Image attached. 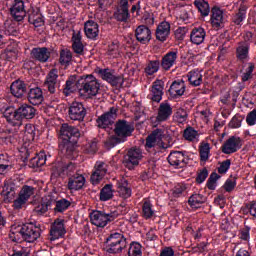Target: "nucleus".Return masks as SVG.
<instances>
[{"label":"nucleus","instance_id":"1","mask_svg":"<svg viewBox=\"0 0 256 256\" xmlns=\"http://www.w3.org/2000/svg\"><path fill=\"white\" fill-rule=\"evenodd\" d=\"M81 139V130L79 128L64 123L60 127L59 151L70 161H75L79 157L77 147Z\"/></svg>","mask_w":256,"mask_h":256},{"label":"nucleus","instance_id":"2","mask_svg":"<svg viewBox=\"0 0 256 256\" xmlns=\"http://www.w3.org/2000/svg\"><path fill=\"white\" fill-rule=\"evenodd\" d=\"M35 115H37V109L27 103L21 104L16 109L6 108L3 112V117L10 127H21L23 119H33Z\"/></svg>","mask_w":256,"mask_h":256},{"label":"nucleus","instance_id":"3","mask_svg":"<svg viewBox=\"0 0 256 256\" xmlns=\"http://www.w3.org/2000/svg\"><path fill=\"white\" fill-rule=\"evenodd\" d=\"M78 85L80 87V97L91 99L97 97L101 84L93 74H83L78 77Z\"/></svg>","mask_w":256,"mask_h":256},{"label":"nucleus","instance_id":"4","mask_svg":"<svg viewBox=\"0 0 256 256\" xmlns=\"http://www.w3.org/2000/svg\"><path fill=\"white\" fill-rule=\"evenodd\" d=\"M13 235L20 233L22 239L27 243H35L41 237V224L26 223V224H14L11 226Z\"/></svg>","mask_w":256,"mask_h":256},{"label":"nucleus","instance_id":"5","mask_svg":"<svg viewBox=\"0 0 256 256\" xmlns=\"http://www.w3.org/2000/svg\"><path fill=\"white\" fill-rule=\"evenodd\" d=\"M106 253L119 255L127 248V238L119 232L111 233L105 240Z\"/></svg>","mask_w":256,"mask_h":256},{"label":"nucleus","instance_id":"6","mask_svg":"<svg viewBox=\"0 0 256 256\" xmlns=\"http://www.w3.org/2000/svg\"><path fill=\"white\" fill-rule=\"evenodd\" d=\"M119 217V212L113 211L111 213H105L103 211L94 210L90 213V221L92 225L96 227H107L108 223H112V221L116 220Z\"/></svg>","mask_w":256,"mask_h":256},{"label":"nucleus","instance_id":"7","mask_svg":"<svg viewBox=\"0 0 256 256\" xmlns=\"http://www.w3.org/2000/svg\"><path fill=\"white\" fill-rule=\"evenodd\" d=\"M52 177H73L77 175V164L73 161H60L52 167Z\"/></svg>","mask_w":256,"mask_h":256},{"label":"nucleus","instance_id":"8","mask_svg":"<svg viewBox=\"0 0 256 256\" xmlns=\"http://www.w3.org/2000/svg\"><path fill=\"white\" fill-rule=\"evenodd\" d=\"M133 131H135V126L125 119H119L114 124V134L124 142L133 135Z\"/></svg>","mask_w":256,"mask_h":256},{"label":"nucleus","instance_id":"9","mask_svg":"<svg viewBox=\"0 0 256 256\" xmlns=\"http://www.w3.org/2000/svg\"><path fill=\"white\" fill-rule=\"evenodd\" d=\"M98 74L103 81H107V83L112 87H115V89H121L123 87V83H125V79L122 75H115V70H111L109 68L99 69Z\"/></svg>","mask_w":256,"mask_h":256},{"label":"nucleus","instance_id":"10","mask_svg":"<svg viewBox=\"0 0 256 256\" xmlns=\"http://www.w3.org/2000/svg\"><path fill=\"white\" fill-rule=\"evenodd\" d=\"M143 159V153L139 148H130L126 155H124V158L122 160V163L126 169H129V171H133L135 167L139 166V161Z\"/></svg>","mask_w":256,"mask_h":256},{"label":"nucleus","instance_id":"11","mask_svg":"<svg viewBox=\"0 0 256 256\" xmlns=\"http://www.w3.org/2000/svg\"><path fill=\"white\" fill-rule=\"evenodd\" d=\"M35 194V188L33 186L24 185L22 186L20 192L18 193V197L13 202L14 209H23L26 207L31 196Z\"/></svg>","mask_w":256,"mask_h":256},{"label":"nucleus","instance_id":"12","mask_svg":"<svg viewBox=\"0 0 256 256\" xmlns=\"http://www.w3.org/2000/svg\"><path fill=\"white\" fill-rule=\"evenodd\" d=\"M44 89H47L50 95H57L58 89L61 87V81H59V74L57 69H52L46 76L43 84Z\"/></svg>","mask_w":256,"mask_h":256},{"label":"nucleus","instance_id":"13","mask_svg":"<svg viewBox=\"0 0 256 256\" xmlns=\"http://www.w3.org/2000/svg\"><path fill=\"white\" fill-rule=\"evenodd\" d=\"M171 115H173V107H171V103H169V101L160 103L154 121L155 127L156 125H161V123L169 121L171 119Z\"/></svg>","mask_w":256,"mask_h":256},{"label":"nucleus","instance_id":"14","mask_svg":"<svg viewBox=\"0 0 256 256\" xmlns=\"http://www.w3.org/2000/svg\"><path fill=\"white\" fill-rule=\"evenodd\" d=\"M117 119V108L111 107L109 111L102 114L96 119L99 129H111Z\"/></svg>","mask_w":256,"mask_h":256},{"label":"nucleus","instance_id":"15","mask_svg":"<svg viewBox=\"0 0 256 256\" xmlns=\"http://www.w3.org/2000/svg\"><path fill=\"white\" fill-rule=\"evenodd\" d=\"M167 161L172 167L183 169L189 163V154L187 151H173L169 154Z\"/></svg>","mask_w":256,"mask_h":256},{"label":"nucleus","instance_id":"16","mask_svg":"<svg viewBox=\"0 0 256 256\" xmlns=\"http://www.w3.org/2000/svg\"><path fill=\"white\" fill-rule=\"evenodd\" d=\"M243 147V140L239 136H230L221 146L224 155H233Z\"/></svg>","mask_w":256,"mask_h":256},{"label":"nucleus","instance_id":"17","mask_svg":"<svg viewBox=\"0 0 256 256\" xmlns=\"http://www.w3.org/2000/svg\"><path fill=\"white\" fill-rule=\"evenodd\" d=\"M68 116L71 121H84L87 116V109L81 102H72L68 108Z\"/></svg>","mask_w":256,"mask_h":256},{"label":"nucleus","instance_id":"18","mask_svg":"<svg viewBox=\"0 0 256 256\" xmlns=\"http://www.w3.org/2000/svg\"><path fill=\"white\" fill-rule=\"evenodd\" d=\"M210 23L216 31L225 27V16L221 7L214 5L210 10Z\"/></svg>","mask_w":256,"mask_h":256},{"label":"nucleus","instance_id":"19","mask_svg":"<svg viewBox=\"0 0 256 256\" xmlns=\"http://www.w3.org/2000/svg\"><path fill=\"white\" fill-rule=\"evenodd\" d=\"M66 234L67 229H65V219L57 218L50 227V241L63 239Z\"/></svg>","mask_w":256,"mask_h":256},{"label":"nucleus","instance_id":"20","mask_svg":"<svg viewBox=\"0 0 256 256\" xmlns=\"http://www.w3.org/2000/svg\"><path fill=\"white\" fill-rule=\"evenodd\" d=\"M10 15L14 21H23L27 15V11L25 10V1L14 0L10 7Z\"/></svg>","mask_w":256,"mask_h":256},{"label":"nucleus","instance_id":"21","mask_svg":"<svg viewBox=\"0 0 256 256\" xmlns=\"http://www.w3.org/2000/svg\"><path fill=\"white\" fill-rule=\"evenodd\" d=\"M163 89H165V82H163V80L154 81L148 99L154 103H161L164 95Z\"/></svg>","mask_w":256,"mask_h":256},{"label":"nucleus","instance_id":"22","mask_svg":"<svg viewBox=\"0 0 256 256\" xmlns=\"http://www.w3.org/2000/svg\"><path fill=\"white\" fill-rule=\"evenodd\" d=\"M80 93L81 86H79V76L71 75L67 80L65 85L63 86L62 93L65 97H69L73 95V93Z\"/></svg>","mask_w":256,"mask_h":256},{"label":"nucleus","instance_id":"23","mask_svg":"<svg viewBox=\"0 0 256 256\" xmlns=\"http://www.w3.org/2000/svg\"><path fill=\"white\" fill-rule=\"evenodd\" d=\"M105 175H107V164L97 161L94 165V173L90 177L92 185H99Z\"/></svg>","mask_w":256,"mask_h":256},{"label":"nucleus","instance_id":"24","mask_svg":"<svg viewBox=\"0 0 256 256\" xmlns=\"http://www.w3.org/2000/svg\"><path fill=\"white\" fill-rule=\"evenodd\" d=\"M30 57L39 63H47L51 59V50L47 47H34L30 52Z\"/></svg>","mask_w":256,"mask_h":256},{"label":"nucleus","instance_id":"25","mask_svg":"<svg viewBox=\"0 0 256 256\" xmlns=\"http://www.w3.org/2000/svg\"><path fill=\"white\" fill-rule=\"evenodd\" d=\"M28 87H29V84H27L25 81L21 79H17L11 83L10 93L11 95H13V97H16L17 99H21L25 95H27Z\"/></svg>","mask_w":256,"mask_h":256},{"label":"nucleus","instance_id":"26","mask_svg":"<svg viewBox=\"0 0 256 256\" xmlns=\"http://www.w3.org/2000/svg\"><path fill=\"white\" fill-rule=\"evenodd\" d=\"M85 181V176L77 173L68 178L67 188L69 191H81L85 187Z\"/></svg>","mask_w":256,"mask_h":256},{"label":"nucleus","instance_id":"27","mask_svg":"<svg viewBox=\"0 0 256 256\" xmlns=\"http://www.w3.org/2000/svg\"><path fill=\"white\" fill-rule=\"evenodd\" d=\"M185 81L183 80H175L168 90V93L172 99H179V97H183L185 95Z\"/></svg>","mask_w":256,"mask_h":256},{"label":"nucleus","instance_id":"28","mask_svg":"<svg viewBox=\"0 0 256 256\" xmlns=\"http://www.w3.org/2000/svg\"><path fill=\"white\" fill-rule=\"evenodd\" d=\"M179 52L177 50L167 52L160 62V66L164 71H169L173 65L177 63Z\"/></svg>","mask_w":256,"mask_h":256},{"label":"nucleus","instance_id":"29","mask_svg":"<svg viewBox=\"0 0 256 256\" xmlns=\"http://www.w3.org/2000/svg\"><path fill=\"white\" fill-rule=\"evenodd\" d=\"M169 35H171V24L167 21L161 22L156 29V39L161 43L167 41Z\"/></svg>","mask_w":256,"mask_h":256},{"label":"nucleus","instance_id":"30","mask_svg":"<svg viewBox=\"0 0 256 256\" xmlns=\"http://www.w3.org/2000/svg\"><path fill=\"white\" fill-rule=\"evenodd\" d=\"M116 187H117L118 195L122 199H129L131 195H133V190L129 185V181L125 178L118 180L116 183Z\"/></svg>","mask_w":256,"mask_h":256},{"label":"nucleus","instance_id":"31","mask_svg":"<svg viewBox=\"0 0 256 256\" xmlns=\"http://www.w3.org/2000/svg\"><path fill=\"white\" fill-rule=\"evenodd\" d=\"M136 40L142 45H147L151 41V30L145 25H140L135 30Z\"/></svg>","mask_w":256,"mask_h":256},{"label":"nucleus","instance_id":"32","mask_svg":"<svg viewBox=\"0 0 256 256\" xmlns=\"http://www.w3.org/2000/svg\"><path fill=\"white\" fill-rule=\"evenodd\" d=\"M26 95L31 105H41L44 101L43 90L40 87L30 88Z\"/></svg>","mask_w":256,"mask_h":256},{"label":"nucleus","instance_id":"33","mask_svg":"<svg viewBox=\"0 0 256 256\" xmlns=\"http://www.w3.org/2000/svg\"><path fill=\"white\" fill-rule=\"evenodd\" d=\"M250 49L251 45L248 42H239L236 48V59H238L240 63H245V61H249Z\"/></svg>","mask_w":256,"mask_h":256},{"label":"nucleus","instance_id":"34","mask_svg":"<svg viewBox=\"0 0 256 256\" xmlns=\"http://www.w3.org/2000/svg\"><path fill=\"white\" fill-rule=\"evenodd\" d=\"M84 33L88 39L95 41L99 37V24L93 20H88L84 24Z\"/></svg>","mask_w":256,"mask_h":256},{"label":"nucleus","instance_id":"35","mask_svg":"<svg viewBox=\"0 0 256 256\" xmlns=\"http://www.w3.org/2000/svg\"><path fill=\"white\" fill-rule=\"evenodd\" d=\"M82 39L81 32H74L72 34V49L76 55H83L85 53V46L83 45Z\"/></svg>","mask_w":256,"mask_h":256},{"label":"nucleus","instance_id":"36","mask_svg":"<svg viewBox=\"0 0 256 256\" xmlns=\"http://www.w3.org/2000/svg\"><path fill=\"white\" fill-rule=\"evenodd\" d=\"M207 33L203 27H195L190 33V41L194 45H201L205 41Z\"/></svg>","mask_w":256,"mask_h":256},{"label":"nucleus","instance_id":"37","mask_svg":"<svg viewBox=\"0 0 256 256\" xmlns=\"http://www.w3.org/2000/svg\"><path fill=\"white\" fill-rule=\"evenodd\" d=\"M53 203H55V199L51 198V196L44 197L35 207V212L38 215H45V213H47V211L53 207Z\"/></svg>","mask_w":256,"mask_h":256},{"label":"nucleus","instance_id":"38","mask_svg":"<svg viewBox=\"0 0 256 256\" xmlns=\"http://www.w3.org/2000/svg\"><path fill=\"white\" fill-rule=\"evenodd\" d=\"M204 203H207V198L201 193H194L188 199V205L191 209H201Z\"/></svg>","mask_w":256,"mask_h":256},{"label":"nucleus","instance_id":"39","mask_svg":"<svg viewBox=\"0 0 256 256\" xmlns=\"http://www.w3.org/2000/svg\"><path fill=\"white\" fill-rule=\"evenodd\" d=\"M47 163V154L45 151H40L36 156L30 159L29 167L32 169L43 167Z\"/></svg>","mask_w":256,"mask_h":256},{"label":"nucleus","instance_id":"40","mask_svg":"<svg viewBox=\"0 0 256 256\" xmlns=\"http://www.w3.org/2000/svg\"><path fill=\"white\" fill-rule=\"evenodd\" d=\"M142 217L143 219H146V221L149 219H153V217H155V209H153V204L149 199H144L143 201Z\"/></svg>","mask_w":256,"mask_h":256},{"label":"nucleus","instance_id":"41","mask_svg":"<svg viewBox=\"0 0 256 256\" xmlns=\"http://www.w3.org/2000/svg\"><path fill=\"white\" fill-rule=\"evenodd\" d=\"M193 5L200 12L202 17H209L211 7L209 6V2L207 0H194Z\"/></svg>","mask_w":256,"mask_h":256},{"label":"nucleus","instance_id":"42","mask_svg":"<svg viewBox=\"0 0 256 256\" xmlns=\"http://www.w3.org/2000/svg\"><path fill=\"white\" fill-rule=\"evenodd\" d=\"M187 77L190 85L193 87H199L203 83V75L199 72V69L190 71Z\"/></svg>","mask_w":256,"mask_h":256},{"label":"nucleus","instance_id":"43","mask_svg":"<svg viewBox=\"0 0 256 256\" xmlns=\"http://www.w3.org/2000/svg\"><path fill=\"white\" fill-rule=\"evenodd\" d=\"M159 69H161V61L149 60L144 68V73L151 77V75H155V73H157Z\"/></svg>","mask_w":256,"mask_h":256},{"label":"nucleus","instance_id":"44","mask_svg":"<svg viewBox=\"0 0 256 256\" xmlns=\"http://www.w3.org/2000/svg\"><path fill=\"white\" fill-rule=\"evenodd\" d=\"M53 205L54 207V213H65L69 207H71V201L62 198L60 200H54Z\"/></svg>","mask_w":256,"mask_h":256},{"label":"nucleus","instance_id":"45","mask_svg":"<svg viewBox=\"0 0 256 256\" xmlns=\"http://www.w3.org/2000/svg\"><path fill=\"white\" fill-rule=\"evenodd\" d=\"M246 18H247V6L241 5L238 10V13H236L233 16L232 21L235 25H242V23L245 21Z\"/></svg>","mask_w":256,"mask_h":256},{"label":"nucleus","instance_id":"46","mask_svg":"<svg viewBox=\"0 0 256 256\" xmlns=\"http://www.w3.org/2000/svg\"><path fill=\"white\" fill-rule=\"evenodd\" d=\"M113 199V184H106L100 190V201H111Z\"/></svg>","mask_w":256,"mask_h":256},{"label":"nucleus","instance_id":"47","mask_svg":"<svg viewBox=\"0 0 256 256\" xmlns=\"http://www.w3.org/2000/svg\"><path fill=\"white\" fill-rule=\"evenodd\" d=\"M183 137L186 141L195 142L199 141V132L195 128L189 126L183 132Z\"/></svg>","mask_w":256,"mask_h":256},{"label":"nucleus","instance_id":"48","mask_svg":"<svg viewBox=\"0 0 256 256\" xmlns=\"http://www.w3.org/2000/svg\"><path fill=\"white\" fill-rule=\"evenodd\" d=\"M13 166L9 164V158L6 155L0 154V175H7Z\"/></svg>","mask_w":256,"mask_h":256},{"label":"nucleus","instance_id":"49","mask_svg":"<svg viewBox=\"0 0 256 256\" xmlns=\"http://www.w3.org/2000/svg\"><path fill=\"white\" fill-rule=\"evenodd\" d=\"M221 178V175L217 174V172H212L206 182V187L209 191H215L217 189V182Z\"/></svg>","mask_w":256,"mask_h":256},{"label":"nucleus","instance_id":"50","mask_svg":"<svg viewBox=\"0 0 256 256\" xmlns=\"http://www.w3.org/2000/svg\"><path fill=\"white\" fill-rule=\"evenodd\" d=\"M73 59V53L69 49H62L60 51L59 63L60 65H69Z\"/></svg>","mask_w":256,"mask_h":256},{"label":"nucleus","instance_id":"51","mask_svg":"<svg viewBox=\"0 0 256 256\" xmlns=\"http://www.w3.org/2000/svg\"><path fill=\"white\" fill-rule=\"evenodd\" d=\"M114 17L116 21H119L120 23H127L129 19H131V14L129 13V10L127 9H119L115 14Z\"/></svg>","mask_w":256,"mask_h":256},{"label":"nucleus","instance_id":"52","mask_svg":"<svg viewBox=\"0 0 256 256\" xmlns=\"http://www.w3.org/2000/svg\"><path fill=\"white\" fill-rule=\"evenodd\" d=\"M1 195L7 197V199H11L15 195V184L4 182L3 189L1 191Z\"/></svg>","mask_w":256,"mask_h":256},{"label":"nucleus","instance_id":"53","mask_svg":"<svg viewBox=\"0 0 256 256\" xmlns=\"http://www.w3.org/2000/svg\"><path fill=\"white\" fill-rule=\"evenodd\" d=\"M187 117H189L187 110L184 108H178L173 115V121H176V123H185V121H187Z\"/></svg>","mask_w":256,"mask_h":256},{"label":"nucleus","instance_id":"54","mask_svg":"<svg viewBox=\"0 0 256 256\" xmlns=\"http://www.w3.org/2000/svg\"><path fill=\"white\" fill-rule=\"evenodd\" d=\"M120 143H125L123 140L119 138V136H111L104 142L105 149H113V147H117Z\"/></svg>","mask_w":256,"mask_h":256},{"label":"nucleus","instance_id":"55","mask_svg":"<svg viewBox=\"0 0 256 256\" xmlns=\"http://www.w3.org/2000/svg\"><path fill=\"white\" fill-rule=\"evenodd\" d=\"M142 246L139 242H132L128 249V256H142L143 251H141Z\"/></svg>","mask_w":256,"mask_h":256},{"label":"nucleus","instance_id":"56","mask_svg":"<svg viewBox=\"0 0 256 256\" xmlns=\"http://www.w3.org/2000/svg\"><path fill=\"white\" fill-rule=\"evenodd\" d=\"M244 119H245V116L241 114H236L230 120L228 127H230V129H239Z\"/></svg>","mask_w":256,"mask_h":256},{"label":"nucleus","instance_id":"57","mask_svg":"<svg viewBox=\"0 0 256 256\" xmlns=\"http://www.w3.org/2000/svg\"><path fill=\"white\" fill-rule=\"evenodd\" d=\"M199 153L200 161H209V153H211V147L209 146V143L202 145L199 149Z\"/></svg>","mask_w":256,"mask_h":256},{"label":"nucleus","instance_id":"58","mask_svg":"<svg viewBox=\"0 0 256 256\" xmlns=\"http://www.w3.org/2000/svg\"><path fill=\"white\" fill-rule=\"evenodd\" d=\"M253 71H255V64L249 62L246 72L242 74V83H247L249 79H253Z\"/></svg>","mask_w":256,"mask_h":256},{"label":"nucleus","instance_id":"59","mask_svg":"<svg viewBox=\"0 0 256 256\" xmlns=\"http://www.w3.org/2000/svg\"><path fill=\"white\" fill-rule=\"evenodd\" d=\"M235 187H237V177L228 178L223 185L226 193H231Z\"/></svg>","mask_w":256,"mask_h":256},{"label":"nucleus","instance_id":"60","mask_svg":"<svg viewBox=\"0 0 256 256\" xmlns=\"http://www.w3.org/2000/svg\"><path fill=\"white\" fill-rule=\"evenodd\" d=\"M207 177H209V170H207V168H203L197 173L196 183L198 185L205 183Z\"/></svg>","mask_w":256,"mask_h":256},{"label":"nucleus","instance_id":"61","mask_svg":"<svg viewBox=\"0 0 256 256\" xmlns=\"http://www.w3.org/2000/svg\"><path fill=\"white\" fill-rule=\"evenodd\" d=\"M25 135L29 141H35V126L32 124H26L25 126Z\"/></svg>","mask_w":256,"mask_h":256},{"label":"nucleus","instance_id":"62","mask_svg":"<svg viewBox=\"0 0 256 256\" xmlns=\"http://www.w3.org/2000/svg\"><path fill=\"white\" fill-rule=\"evenodd\" d=\"M229 169H231V160L226 159L220 163V166L218 167V173L220 175H225V173H227V171H229Z\"/></svg>","mask_w":256,"mask_h":256},{"label":"nucleus","instance_id":"63","mask_svg":"<svg viewBox=\"0 0 256 256\" xmlns=\"http://www.w3.org/2000/svg\"><path fill=\"white\" fill-rule=\"evenodd\" d=\"M246 123L249 125V127H253V125H256V109L249 112L246 116Z\"/></svg>","mask_w":256,"mask_h":256},{"label":"nucleus","instance_id":"64","mask_svg":"<svg viewBox=\"0 0 256 256\" xmlns=\"http://www.w3.org/2000/svg\"><path fill=\"white\" fill-rule=\"evenodd\" d=\"M30 21L32 19V24L34 25V27H41L43 25V23H45V21L43 20V16L38 15V16H30Z\"/></svg>","mask_w":256,"mask_h":256}]
</instances>
